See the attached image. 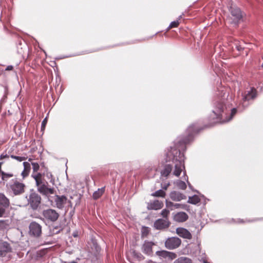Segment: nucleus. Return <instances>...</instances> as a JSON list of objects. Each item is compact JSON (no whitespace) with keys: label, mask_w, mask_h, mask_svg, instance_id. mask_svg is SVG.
I'll return each instance as SVG.
<instances>
[{"label":"nucleus","mask_w":263,"mask_h":263,"mask_svg":"<svg viewBox=\"0 0 263 263\" xmlns=\"http://www.w3.org/2000/svg\"><path fill=\"white\" fill-rule=\"evenodd\" d=\"M3 173V172L2 171H0V176H2V173Z\"/></svg>","instance_id":"nucleus-45"},{"label":"nucleus","mask_w":263,"mask_h":263,"mask_svg":"<svg viewBox=\"0 0 263 263\" xmlns=\"http://www.w3.org/2000/svg\"><path fill=\"white\" fill-rule=\"evenodd\" d=\"M181 17V16H180L179 17L178 20L174 21V22H172L170 24V26H168V27L167 28V30H170L171 28L177 27L179 25V21L180 20Z\"/></svg>","instance_id":"nucleus-26"},{"label":"nucleus","mask_w":263,"mask_h":263,"mask_svg":"<svg viewBox=\"0 0 263 263\" xmlns=\"http://www.w3.org/2000/svg\"><path fill=\"white\" fill-rule=\"evenodd\" d=\"M154 245L155 243L152 241H145L141 248L142 252L148 256L152 255Z\"/></svg>","instance_id":"nucleus-10"},{"label":"nucleus","mask_w":263,"mask_h":263,"mask_svg":"<svg viewBox=\"0 0 263 263\" xmlns=\"http://www.w3.org/2000/svg\"><path fill=\"white\" fill-rule=\"evenodd\" d=\"M11 157L13 159L16 160L18 161L21 162L26 160V158L25 157L16 156L14 155H11Z\"/></svg>","instance_id":"nucleus-31"},{"label":"nucleus","mask_w":263,"mask_h":263,"mask_svg":"<svg viewBox=\"0 0 263 263\" xmlns=\"http://www.w3.org/2000/svg\"><path fill=\"white\" fill-rule=\"evenodd\" d=\"M9 158V155H8L7 154H2L0 156L1 160H2L5 158Z\"/></svg>","instance_id":"nucleus-39"},{"label":"nucleus","mask_w":263,"mask_h":263,"mask_svg":"<svg viewBox=\"0 0 263 263\" xmlns=\"http://www.w3.org/2000/svg\"><path fill=\"white\" fill-rule=\"evenodd\" d=\"M174 263H192V261L187 257H181L176 259Z\"/></svg>","instance_id":"nucleus-22"},{"label":"nucleus","mask_w":263,"mask_h":263,"mask_svg":"<svg viewBox=\"0 0 263 263\" xmlns=\"http://www.w3.org/2000/svg\"><path fill=\"white\" fill-rule=\"evenodd\" d=\"M6 187L9 193L17 196L24 193L25 185L24 183L18 181L16 179H14L7 183Z\"/></svg>","instance_id":"nucleus-4"},{"label":"nucleus","mask_w":263,"mask_h":263,"mask_svg":"<svg viewBox=\"0 0 263 263\" xmlns=\"http://www.w3.org/2000/svg\"><path fill=\"white\" fill-rule=\"evenodd\" d=\"M67 200V199L65 196L57 195L55 198L56 206L60 209H63Z\"/></svg>","instance_id":"nucleus-14"},{"label":"nucleus","mask_w":263,"mask_h":263,"mask_svg":"<svg viewBox=\"0 0 263 263\" xmlns=\"http://www.w3.org/2000/svg\"><path fill=\"white\" fill-rule=\"evenodd\" d=\"M183 172L184 177V179L187 181V183L189 185V187L190 189H192V185L190 184V183L189 182V181H188V177L186 175V172H185V170Z\"/></svg>","instance_id":"nucleus-34"},{"label":"nucleus","mask_w":263,"mask_h":263,"mask_svg":"<svg viewBox=\"0 0 263 263\" xmlns=\"http://www.w3.org/2000/svg\"><path fill=\"white\" fill-rule=\"evenodd\" d=\"M23 165L24 170L21 173V176H22L23 178L24 179L28 176L31 170V166L30 164L28 162H24Z\"/></svg>","instance_id":"nucleus-19"},{"label":"nucleus","mask_w":263,"mask_h":263,"mask_svg":"<svg viewBox=\"0 0 263 263\" xmlns=\"http://www.w3.org/2000/svg\"><path fill=\"white\" fill-rule=\"evenodd\" d=\"M188 206L186 204L175 203L174 204V208L175 209H182L187 210Z\"/></svg>","instance_id":"nucleus-30"},{"label":"nucleus","mask_w":263,"mask_h":263,"mask_svg":"<svg viewBox=\"0 0 263 263\" xmlns=\"http://www.w3.org/2000/svg\"><path fill=\"white\" fill-rule=\"evenodd\" d=\"M176 185L180 189L185 190L186 188V185L185 182L178 180L175 182Z\"/></svg>","instance_id":"nucleus-25"},{"label":"nucleus","mask_w":263,"mask_h":263,"mask_svg":"<svg viewBox=\"0 0 263 263\" xmlns=\"http://www.w3.org/2000/svg\"><path fill=\"white\" fill-rule=\"evenodd\" d=\"M41 198L36 193L30 194L28 201L33 209H36L41 203Z\"/></svg>","instance_id":"nucleus-6"},{"label":"nucleus","mask_w":263,"mask_h":263,"mask_svg":"<svg viewBox=\"0 0 263 263\" xmlns=\"http://www.w3.org/2000/svg\"><path fill=\"white\" fill-rule=\"evenodd\" d=\"M32 177L35 181L37 191L41 194L46 196L50 194H53L55 190L54 188L48 187L47 183H45L42 180V175L41 173L32 174Z\"/></svg>","instance_id":"nucleus-3"},{"label":"nucleus","mask_w":263,"mask_h":263,"mask_svg":"<svg viewBox=\"0 0 263 263\" xmlns=\"http://www.w3.org/2000/svg\"><path fill=\"white\" fill-rule=\"evenodd\" d=\"M135 256L137 257L139 260H142L144 259V257L142 254L138 253H135Z\"/></svg>","instance_id":"nucleus-36"},{"label":"nucleus","mask_w":263,"mask_h":263,"mask_svg":"<svg viewBox=\"0 0 263 263\" xmlns=\"http://www.w3.org/2000/svg\"><path fill=\"white\" fill-rule=\"evenodd\" d=\"M156 253L158 256L162 257L164 258H165L167 256H170V255L171 254L170 252H167L166 251H164V250L160 251H157ZM171 254L173 255L174 256L175 255L174 254L171 253Z\"/></svg>","instance_id":"nucleus-24"},{"label":"nucleus","mask_w":263,"mask_h":263,"mask_svg":"<svg viewBox=\"0 0 263 263\" xmlns=\"http://www.w3.org/2000/svg\"><path fill=\"white\" fill-rule=\"evenodd\" d=\"M105 191L104 187H102L101 189H99L97 191L95 192L93 194V198L95 199H97L99 197H100L102 194L104 193Z\"/></svg>","instance_id":"nucleus-21"},{"label":"nucleus","mask_w":263,"mask_h":263,"mask_svg":"<svg viewBox=\"0 0 263 263\" xmlns=\"http://www.w3.org/2000/svg\"><path fill=\"white\" fill-rule=\"evenodd\" d=\"M47 118H46L42 121V129H43L45 128V125H46V124L47 123Z\"/></svg>","instance_id":"nucleus-38"},{"label":"nucleus","mask_w":263,"mask_h":263,"mask_svg":"<svg viewBox=\"0 0 263 263\" xmlns=\"http://www.w3.org/2000/svg\"><path fill=\"white\" fill-rule=\"evenodd\" d=\"M261 67L263 68V63L261 65Z\"/></svg>","instance_id":"nucleus-48"},{"label":"nucleus","mask_w":263,"mask_h":263,"mask_svg":"<svg viewBox=\"0 0 263 263\" xmlns=\"http://www.w3.org/2000/svg\"><path fill=\"white\" fill-rule=\"evenodd\" d=\"M227 111L228 108L226 105L223 104V102L222 101H219L215 103L213 112L215 115L216 118L220 119H221V117H223V115L227 116ZM236 113V109H232L230 116L229 117V118H227V116H226L225 120L221 121V122L225 123L230 121Z\"/></svg>","instance_id":"nucleus-2"},{"label":"nucleus","mask_w":263,"mask_h":263,"mask_svg":"<svg viewBox=\"0 0 263 263\" xmlns=\"http://www.w3.org/2000/svg\"><path fill=\"white\" fill-rule=\"evenodd\" d=\"M187 131L189 132L188 138L178 141V143L175 146V147H171V150L167 153L166 161H172L173 165H165L161 172L162 176L167 177L172 172L173 175L179 177L180 173L185 170L184 155L180 152V146L188 143L194 133L196 132L194 125L190 126L187 128Z\"/></svg>","instance_id":"nucleus-1"},{"label":"nucleus","mask_w":263,"mask_h":263,"mask_svg":"<svg viewBox=\"0 0 263 263\" xmlns=\"http://www.w3.org/2000/svg\"><path fill=\"white\" fill-rule=\"evenodd\" d=\"M6 208H4L2 206L0 207V217H2L5 212V209Z\"/></svg>","instance_id":"nucleus-37"},{"label":"nucleus","mask_w":263,"mask_h":263,"mask_svg":"<svg viewBox=\"0 0 263 263\" xmlns=\"http://www.w3.org/2000/svg\"><path fill=\"white\" fill-rule=\"evenodd\" d=\"M230 10L232 15L234 17L235 23L242 17L241 12L239 8L231 6Z\"/></svg>","instance_id":"nucleus-13"},{"label":"nucleus","mask_w":263,"mask_h":263,"mask_svg":"<svg viewBox=\"0 0 263 263\" xmlns=\"http://www.w3.org/2000/svg\"><path fill=\"white\" fill-rule=\"evenodd\" d=\"M2 164H3V162H0V171H2L1 166H2Z\"/></svg>","instance_id":"nucleus-44"},{"label":"nucleus","mask_w":263,"mask_h":263,"mask_svg":"<svg viewBox=\"0 0 263 263\" xmlns=\"http://www.w3.org/2000/svg\"><path fill=\"white\" fill-rule=\"evenodd\" d=\"M188 215L185 212H180L174 216V219L178 222H184L188 219Z\"/></svg>","instance_id":"nucleus-18"},{"label":"nucleus","mask_w":263,"mask_h":263,"mask_svg":"<svg viewBox=\"0 0 263 263\" xmlns=\"http://www.w3.org/2000/svg\"><path fill=\"white\" fill-rule=\"evenodd\" d=\"M177 234L184 238L191 239L192 235L186 229L183 228H179L176 229Z\"/></svg>","instance_id":"nucleus-16"},{"label":"nucleus","mask_w":263,"mask_h":263,"mask_svg":"<svg viewBox=\"0 0 263 263\" xmlns=\"http://www.w3.org/2000/svg\"><path fill=\"white\" fill-rule=\"evenodd\" d=\"M181 240L177 237H171L168 238L165 242L166 248L172 250L178 248L181 244Z\"/></svg>","instance_id":"nucleus-7"},{"label":"nucleus","mask_w":263,"mask_h":263,"mask_svg":"<svg viewBox=\"0 0 263 263\" xmlns=\"http://www.w3.org/2000/svg\"><path fill=\"white\" fill-rule=\"evenodd\" d=\"M165 195V192L162 190H159L152 194V195L153 196L162 197H164Z\"/></svg>","instance_id":"nucleus-27"},{"label":"nucleus","mask_w":263,"mask_h":263,"mask_svg":"<svg viewBox=\"0 0 263 263\" xmlns=\"http://www.w3.org/2000/svg\"><path fill=\"white\" fill-rule=\"evenodd\" d=\"M7 223L4 220H0V229H3L6 228Z\"/></svg>","instance_id":"nucleus-35"},{"label":"nucleus","mask_w":263,"mask_h":263,"mask_svg":"<svg viewBox=\"0 0 263 263\" xmlns=\"http://www.w3.org/2000/svg\"><path fill=\"white\" fill-rule=\"evenodd\" d=\"M73 236L74 237H77L78 235H77V234H76V233H73Z\"/></svg>","instance_id":"nucleus-43"},{"label":"nucleus","mask_w":263,"mask_h":263,"mask_svg":"<svg viewBox=\"0 0 263 263\" xmlns=\"http://www.w3.org/2000/svg\"><path fill=\"white\" fill-rule=\"evenodd\" d=\"M256 96V91L255 89L252 88L251 90L246 92L245 95L243 97V101L242 105L244 107H246L248 105L247 101L253 99Z\"/></svg>","instance_id":"nucleus-9"},{"label":"nucleus","mask_w":263,"mask_h":263,"mask_svg":"<svg viewBox=\"0 0 263 263\" xmlns=\"http://www.w3.org/2000/svg\"><path fill=\"white\" fill-rule=\"evenodd\" d=\"M13 175L11 173H6L3 172L2 179L3 181H7L8 178L12 177Z\"/></svg>","instance_id":"nucleus-28"},{"label":"nucleus","mask_w":263,"mask_h":263,"mask_svg":"<svg viewBox=\"0 0 263 263\" xmlns=\"http://www.w3.org/2000/svg\"><path fill=\"white\" fill-rule=\"evenodd\" d=\"M68 202L70 204V205L71 206V202L70 201H68Z\"/></svg>","instance_id":"nucleus-46"},{"label":"nucleus","mask_w":263,"mask_h":263,"mask_svg":"<svg viewBox=\"0 0 263 263\" xmlns=\"http://www.w3.org/2000/svg\"><path fill=\"white\" fill-rule=\"evenodd\" d=\"M237 48L238 50H240L241 48L240 47L237 46Z\"/></svg>","instance_id":"nucleus-42"},{"label":"nucleus","mask_w":263,"mask_h":263,"mask_svg":"<svg viewBox=\"0 0 263 263\" xmlns=\"http://www.w3.org/2000/svg\"><path fill=\"white\" fill-rule=\"evenodd\" d=\"M31 165L32 166V169L33 171V174L37 173V172L39 171L40 168V166L39 164L36 162H31Z\"/></svg>","instance_id":"nucleus-29"},{"label":"nucleus","mask_w":263,"mask_h":263,"mask_svg":"<svg viewBox=\"0 0 263 263\" xmlns=\"http://www.w3.org/2000/svg\"><path fill=\"white\" fill-rule=\"evenodd\" d=\"M29 233L31 235L39 237L42 233V227L36 222H32L29 226Z\"/></svg>","instance_id":"nucleus-8"},{"label":"nucleus","mask_w":263,"mask_h":263,"mask_svg":"<svg viewBox=\"0 0 263 263\" xmlns=\"http://www.w3.org/2000/svg\"><path fill=\"white\" fill-rule=\"evenodd\" d=\"M200 200L198 196L194 195L192 197H189V200H188V202L192 203V204H197L198 202H199Z\"/></svg>","instance_id":"nucleus-23"},{"label":"nucleus","mask_w":263,"mask_h":263,"mask_svg":"<svg viewBox=\"0 0 263 263\" xmlns=\"http://www.w3.org/2000/svg\"><path fill=\"white\" fill-rule=\"evenodd\" d=\"M170 226V222L167 218L159 219L154 223V227L158 230H162L167 228Z\"/></svg>","instance_id":"nucleus-11"},{"label":"nucleus","mask_w":263,"mask_h":263,"mask_svg":"<svg viewBox=\"0 0 263 263\" xmlns=\"http://www.w3.org/2000/svg\"><path fill=\"white\" fill-rule=\"evenodd\" d=\"M170 214V211L167 209H164L162 211L161 215L164 218V219L167 218V217Z\"/></svg>","instance_id":"nucleus-33"},{"label":"nucleus","mask_w":263,"mask_h":263,"mask_svg":"<svg viewBox=\"0 0 263 263\" xmlns=\"http://www.w3.org/2000/svg\"><path fill=\"white\" fill-rule=\"evenodd\" d=\"M163 203L162 201L158 200L154 201L152 202L147 204V209L148 210H159L162 208Z\"/></svg>","instance_id":"nucleus-17"},{"label":"nucleus","mask_w":263,"mask_h":263,"mask_svg":"<svg viewBox=\"0 0 263 263\" xmlns=\"http://www.w3.org/2000/svg\"><path fill=\"white\" fill-rule=\"evenodd\" d=\"M11 251V248L8 242L3 241H0V256H5Z\"/></svg>","instance_id":"nucleus-12"},{"label":"nucleus","mask_w":263,"mask_h":263,"mask_svg":"<svg viewBox=\"0 0 263 263\" xmlns=\"http://www.w3.org/2000/svg\"><path fill=\"white\" fill-rule=\"evenodd\" d=\"M170 197L172 200L175 201H180L186 198L185 195L177 191L172 192L170 194Z\"/></svg>","instance_id":"nucleus-15"},{"label":"nucleus","mask_w":263,"mask_h":263,"mask_svg":"<svg viewBox=\"0 0 263 263\" xmlns=\"http://www.w3.org/2000/svg\"><path fill=\"white\" fill-rule=\"evenodd\" d=\"M203 262H204V263H209V262H208L207 261H206V260H204V261H203Z\"/></svg>","instance_id":"nucleus-47"},{"label":"nucleus","mask_w":263,"mask_h":263,"mask_svg":"<svg viewBox=\"0 0 263 263\" xmlns=\"http://www.w3.org/2000/svg\"><path fill=\"white\" fill-rule=\"evenodd\" d=\"M9 199L4 194L0 193V205L4 208H8L9 206Z\"/></svg>","instance_id":"nucleus-20"},{"label":"nucleus","mask_w":263,"mask_h":263,"mask_svg":"<svg viewBox=\"0 0 263 263\" xmlns=\"http://www.w3.org/2000/svg\"><path fill=\"white\" fill-rule=\"evenodd\" d=\"M175 203H174L171 201H168L167 200H166V204L167 208L170 209L171 210H173L175 209L174 208V204Z\"/></svg>","instance_id":"nucleus-32"},{"label":"nucleus","mask_w":263,"mask_h":263,"mask_svg":"<svg viewBox=\"0 0 263 263\" xmlns=\"http://www.w3.org/2000/svg\"><path fill=\"white\" fill-rule=\"evenodd\" d=\"M169 185V183L167 184L166 185H165L164 186L162 187L163 189L166 190Z\"/></svg>","instance_id":"nucleus-41"},{"label":"nucleus","mask_w":263,"mask_h":263,"mask_svg":"<svg viewBox=\"0 0 263 263\" xmlns=\"http://www.w3.org/2000/svg\"><path fill=\"white\" fill-rule=\"evenodd\" d=\"M42 215L46 219L51 222L55 221L59 217L58 213L51 209L44 210Z\"/></svg>","instance_id":"nucleus-5"},{"label":"nucleus","mask_w":263,"mask_h":263,"mask_svg":"<svg viewBox=\"0 0 263 263\" xmlns=\"http://www.w3.org/2000/svg\"><path fill=\"white\" fill-rule=\"evenodd\" d=\"M13 67L11 65H10V66H8L7 67V68H6V70H12L13 69Z\"/></svg>","instance_id":"nucleus-40"}]
</instances>
